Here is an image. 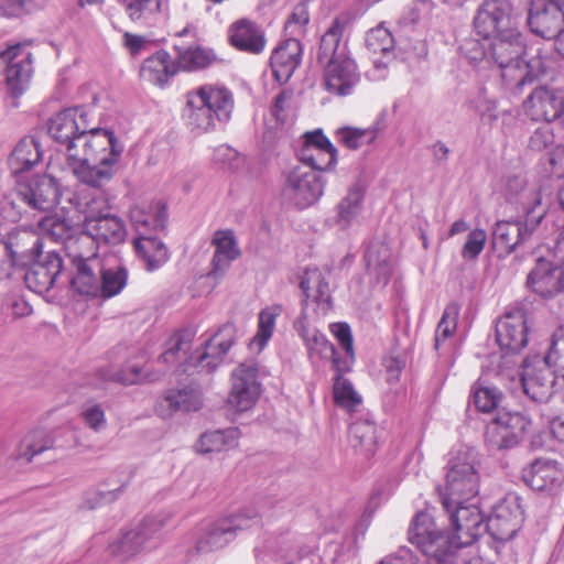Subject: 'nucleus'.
Returning a JSON list of instances; mask_svg holds the SVG:
<instances>
[{
	"label": "nucleus",
	"mask_w": 564,
	"mask_h": 564,
	"mask_svg": "<svg viewBox=\"0 0 564 564\" xmlns=\"http://www.w3.org/2000/svg\"><path fill=\"white\" fill-rule=\"evenodd\" d=\"M443 509L455 536L440 530L426 511L417 512L409 529V541L425 555L427 564H458L459 550L487 532V521L475 503H453Z\"/></svg>",
	"instance_id": "nucleus-1"
},
{
	"label": "nucleus",
	"mask_w": 564,
	"mask_h": 564,
	"mask_svg": "<svg viewBox=\"0 0 564 564\" xmlns=\"http://www.w3.org/2000/svg\"><path fill=\"white\" fill-rule=\"evenodd\" d=\"M122 153L113 132L89 126L70 145L69 166L74 175L88 186H102L115 173Z\"/></svg>",
	"instance_id": "nucleus-2"
},
{
	"label": "nucleus",
	"mask_w": 564,
	"mask_h": 564,
	"mask_svg": "<svg viewBox=\"0 0 564 564\" xmlns=\"http://www.w3.org/2000/svg\"><path fill=\"white\" fill-rule=\"evenodd\" d=\"M489 57L501 68V77L508 86L522 87L545 73V62L541 56L522 61L527 54L522 34L517 30L492 36Z\"/></svg>",
	"instance_id": "nucleus-3"
},
{
	"label": "nucleus",
	"mask_w": 564,
	"mask_h": 564,
	"mask_svg": "<svg viewBox=\"0 0 564 564\" xmlns=\"http://www.w3.org/2000/svg\"><path fill=\"white\" fill-rule=\"evenodd\" d=\"M478 468V454L474 448L460 446L449 453L445 482L438 487L443 508L466 503L477 496L480 486Z\"/></svg>",
	"instance_id": "nucleus-4"
},
{
	"label": "nucleus",
	"mask_w": 564,
	"mask_h": 564,
	"mask_svg": "<svg viewBox=\"0 0 564 564\" xmlns=\"http://www.w3.org/2000/svg\"><path fill=\"white\" fill-rule=\"evenodd\" d=\"M193 335L189 332L174 334L169 340L166 350L161 360L164 364L174 365L184 360L183 372H187L189 366L199 370L213 371L223 361L234 344V332L230 327L215 334L202 350L188 356L192 348Z\"/></svg>",
	"instance_id": "nucleus-5"
},
{
	"label": "nucleus",
	"mask_w": 564,
	"mask_h": 564,
	"mask_svg": "<svg viewBox=\"0 0 564 564\" xmlns=\"http://www.w3.org/2000/svg\"><path fill=\"white\" fill-rule=\"evenodd\" d=\"M232 109V94L227 88L204 85L187 94L183 118L192 131L203 133L214 129L216 121H227Z\"/></svg>",
	"instance_id": "nucleus-6"
},
{
	"label": "nucleus",
	"mask_w": 564,
	"mask_h": 564,
	"mask_svg": "<svg viewBox=\"0 0 564 564\" xmlns=\"http://www.w3.org/2000/svg\"><path fill=\"white\" fill-rule=\"evenodd\" d=\"M325 180L305 166H294L284 177L282 197L299 208L314 205L324 193Z\"/></svg>",
	"instance_id": "nucleus-7"
},
{
	"label": "nucleus",
	"mask_w": 564,
	"mask_h": 564,
	"mask_svg": "<svg viewBox=\"0 0 564 564\" xmlns=\"http://www.w3.org/2000/svg\"><path fill=\"white\" fill-rule=\"evenodd\" d=\"M505 193L507 198L519 205L522 214L546 216L551 199V189L541 183H529L523 175L509 176L506 181Z\"/></svg>",
	"instance_id": "nucleus-8"
},
{
	"label": "nucleus",
	"mask_w": 564,
	"mask_h": 564,
	"mask_svg": "<svg viewBox=\"0 0 564 564\" xmlns=\"http://www.w3.org/2000/svg\"><path fill=\"white\" fill-rule=\"evenodd\" d=\"M543 219L544 214L539 213V216L522 214L516 220L497 221L492 229L494 248L503 256L510 254L534 235Z\"/></svg>",
	"instance_id": "nucleus-9"
},
{
	"label": "nucleus",
	"mask_w": 564,
	"mask_h": 564,
	"mask_svg": "<svg viewBox=\"0 0 564 564\" xmlns=\"http://www.w3.org/2000/svg\"><path fill=\"white\" fill-rule=\"evenodd\" d=\"M74 268L70 286L77 293L86 296H98L102 262L97 251L87 248L68 251Z\"/></svg>",
	"instance_id": "nucleus-10"
},
{
	"label": "nucleus",
	"mask_w": 564,
	"mask_h": 564,
	"mask_svg": "<svg viewBox=\"0 0 564 564\" xmlns=\"http://www.w3.org/2000/svg\"><path fill=\"white\" fill-rule=\"evenodd\" d=\"M167 519L164 514L144 518L139 525L124 532L117 541L110 544L111 554L122 561L135 556L145 547L147 543L159 536Z\"/></svg>",
	"instance_id": "nucleus-11"
},
{
	"label": "nucleus",
	"mask_w": 564,
	"mask_h": 564,
	"mask_svg": "<svg viewBox=\"0 0 564 564\" xmlns=\"http://www.w3.org/2000/svg\"><path fill=\"white\" fill-rule=\"evenodd\" d=\"M258 365L252 360L241 362L231 375V390L228 395V405L237 412L251 409L261 393L258 380Z\"/></svg>",
	"instance_id": "nucleus-12"
},
{
	"label": "nucleus",
	"mask_w": 564,
	"mask_h": 564,
	"mask_svg": "<svg viewBox=\"0 0 564 564\" xmlns=\"http://www.w3.org/2000/svg\"><path fill=\"white\" fill-rule=\"evenodd\" d=\"M127 230L123 220L110 213L99 217L84 220V232L76 238L79 248H87L96 245L117 246L124 241Z\"/></svg>",
	"instance_id": "nucleus-13"
},
{
	"label": "nucleus",
	"mask_w": 564,
	"mask_h": 564,
	"mask_svg": "<svg viewBox=\"0 0 564 564\" xmlns=\"http://www.w3.org/2000/svg\"><path fill=\"white\" fill-rule=\"evenodd\" d=\"M525 285L543 299L564 293V267L551 258L538 256L528 273Z\"/></svg>",
	"instance_id": "nucleus-14"
},
{
	"label": "nucleus",
	"mask_w": 564,
	"mask_h": 564,
	"mask_svg": "<svg viewBox=\"0 0 564 564\" xmlns=\"http://www.w3.org/2000/svg\"><path fill=\"white\" fill-rule=\"evenodd\" d=\"M18 200L34 210L48 212L59 199V186L56 178L39 175L26 181H19L15 187Z\"/></svg>",
	"instance_id": "nucleus-15"
},
{
	"label": "nucleus",
	"mask_w": 564,
	"mask_h": 564,
	"mask_svg": "<svg viewBox=\"0 0 564 564\" xmlns=\"http://www.w3.org/2000/svg\"><path fill=\"white\" fill-rule=\"evenodd\" d=\"M0 59L7 63L6 80L12 98V106L18 107L17 99L28 89L32 75L31 53L25 52L21 44L0 51Z\"/></svg>",
	"instance_id": "nucleus-16"
},
{
	"label": "nucleus",
	"mask_w": 564,
	"mask_h": 564,
	"mask_svg": "<svg viewBox=\"0 0 564 564\" xmlns=\"http://www.w3.org/2000/svg\"><path fill=\"white\" fill-rule=\"evenodd\" d=\"M564 0H534L529 13L528 24L531 31L545 39L553 40L564 31Z\"/></svg>",
	"instance_id": "nucleus-17"
},
{
	"label": "nucleus",
	"mask_w": 564,
	"mask_h": 564,
	"mask_svg": "<svg viewBox=\"0 0 564 564\" xmlns=\"http://www.w3.org/2000/svg\"><path fill=\"white\" fill-rule=\"evenodd\" d=\"M512 6L508 0H485L474 18V28L485 40L506 33L511 24Z\"/></svg>",
	"instance_id": "nucleus-18"
},
{
	"label": "nucleus",
	"mask_w": 564,
	"mask_h": 564,
	"mask_svg": "<svg viewBox=\"0 0 564 564\" xmlns=\"http://www.w3.org/2000/svg\"><path fill=\"white\" fill-rule=\"evenodd\" d=\"M3 252L9 257L7 270L13 265H25L39 258L42 249V238L33 229L15 228L10 231L2 243Z\"/></svg>",
	"instance_id": "nucleus-19"
},
{
	"label": "nucleus",
	"mask_w": 564,
	"mask_h": 564,
	"mask_svg": "<svg viewBox=\"0 0 564 564\" xmlns=\"http://www.w3.org/2000/svg\"><path fill=\"white\" fill-rule=\"evenodd\" d=\"M89 112L84 107L67 108L56 113L48 122V133L54 140L66 144L67 155L70 145L79 134L89 129Z\"/></svg>",
	"instance_id": "nucleus-20"
},
{
	"label": "nucleus",
	"mask_w": 564,
	"mask_h": 564,
	"mask_svg": "<svg viewBox=\"0 0 564 564\" xmlns=\"http://www.w3.org/2000/svg\"><path fill=\"white\" fill-rule=\"evenodd\" d=\"M297 155L304 166L314 172L328 171L337 163V150L322 130L305 134Z\"/></svg>",
	"instance_id": "nucleus-21"
},
{
	"label": "nucleus",
	"mask_w": 564,
	"mask_h": 564,
	"mask_svg": "<svg viewBox=\"0 0 564 564\" xmlns=\"http://www.w3.org/2000/svg\"><path fill=\"white\" fill-rule=\"evenodd\" d=\"M62 269L59 253L50 251L32 261L24 274V282L34 293L44 294L57 285Z\"/></svg>",
	"instance_id": "nucleus-22"
},
{
	"label": "nucleus",
	"mask_w": 564,
	"mask_h": 564,
	"mask_svg": "<svg viewBox=\"0 0 564 564\" xmlns=\"http://www.w3.org/2000/svg\"><path fill=\"white\" fill-rule=\"evenodd\" d=\"M496 340L501 350L516 354L528 344V325L524 311L506 313L496 324Z\"/></svg>",
	"instance_id": "nucleus-23"
},
{
	"label": "nucleus",
	"mask_w": 564,
	"mask_h": 564,
	"mask_svg": "<svg viewBox=\"0 0 564 564\" xmlns=\"http://www.w3.org/2000/svg\"><path fill=\"white\" fill-rule=\"evenodd\" d=\"M523 522V510L517 498L506 499L497 505L487 520V532L498 541H509Z\"/></svg>",
	"instance_id": "nucleus-24"
},
{
	"label": "nucleus",
	"mask_w": 564,
	"mask_h": 564,
	"mask_svg": "<svg viewBox=\"0 0 564 564\" xmlns=\"http://www.w3.org/2000/svg\"><path fill=\"white\" fill-rule=\"evenodd\" d=\"M359 79L357 65L350 57L325 63L323 86L332 95H350Z\"/></svg>",
	"instance_id": "nucleus-25"
},
{
	"label": "nucleus",
	"mask_w": 564,
	"mask_h": 564,
	"mask_svg": "<svg viewBox=\"0 0 564 564\" xmlns=\"http://www.w3.org/2000/svg\"><path fill=\"white\" fill-rule=\"evenodd\" d=\"M524 109L532 120H543L549 123L563 113L564 97L558 90L539 87L525 100Z\"/></svg>",
	"instance_id": "nucleus-26"
},
{
	"label": "nucleus",
	"mask_w": 564,
	"mask_h": 564,
	"mask_svg": "<svg viewBox=\"0 0 564 564\" xmlns=\"http://www.w3.org/2000/svg\"><path fill=\"white\" fill-rule=\"evenodd\" d=\"M522 479L533 490L551 491L562 484L564 471L556 462L536 459L523 469Z\"/></svg>",
	"instance_id": "nucleus-27"
},
{
	"label": "nucleus",
	"mask_w": 564,
	"mask_h": 564,
	"mask_svg": "<svg viewBox=\"0 0 564 564\" xmlns=\"http://www.w3.org/2000/svg\"><path fill=\"white\" fill-rule=\"evenodd\" d=\"M301 56L300 41L296 37L286 39L271 55V69L274 78L281 84L286 83L299 66Z\"/></svg>",
	"instance_id": "nucleus-28"
},
{
	"label": "nucleus",
	"mask_w": 564,
	"mask_h": 564,
	"mask_svg": "<svg viewBox=\"0 0 564 564\" xmlns=\"http://www.w3.org/2000/svg\"><path fill=\"white\" fill-rule=\"evenodd\" d=\"M300 335L305 343L308 358L312 362L332 360L336 371L348 370V366L337 358L333 344L318 329L303 326L300 330Z\"/></svg>",
	"instance_id": "nucleus-29"
},
{
	"label": "nucleus",
	"mask_w": 564,
	"mask_h": 564,
	"mask_svg": "<svg viewBox=\"0 0 564 564\" xmlns=\"http://www.w3.org/2000/svg\"><path fill=\"white\" fill-rule=\"evenodd\" d=\"M212 243L215 247V253L209 274L217 279L223 276L230 267V263L239 258L240 250L231 230H217L214 234Z\"/></svg>",
	"instance_id": "nucleus-30"
},
{
	"label": "nucleus",
	"mask_w": 564,
	"mask_h": 564,
	"mask_svg": "<svg viewBox=\"0 0 564 564\" xmlns=\"http://www.w3.org/2000/svg\"><path fill=\"white\" fill-rule=\"evenodd\" d=\"M194 540V550L197 554L218 551L232 541L221 518L202 523L196 529Z\"/></svg>",
	"instance_id": "nucleus-31"
},
{
	"label": "nucleus",
	"mask_w": 564,
	"mask_h": 564,
	"mask_svg": "<svg viewBox=\"0 0 564 564\" xmlns=\"http://www.w3.org/2000/svg\"><path fill=\"white\" fill-rule=\"evenodd\" d=\"M165 220V208L159 203L135 204L130 209V221L139 236H147L152 231L163 229Z\"/></svg>",
	"instance_id": "nucleus-32"
},
{
	"label": "nucleus",
	"mask_w": 564,
	"mask_h": 564,
	"mask_svg": "<svg viewBox=\"0 0 564 564\" xmlns=\"http://www.w3.org/2000/svg\"><path fill=\"white\" fill-rule=\"evenodd\" d=\"M551 367L531 369L528 366L521 375L524 393L535 402H547L553 393L554 375Z\"/></svg>",
	"instance_id": "nucleus-33"
},
{
	"label": "nucleus",
	"mask_w": 564,
	"mask_h": 564,
	"mask_svg": "<svg viewBox=\"0 0 564 564\" xmlns=\"http://www.w3.org/2000/svg\"><path fill=\"white\" fill-rule=\"evenodd\" d=\"M100 186H89L76 189L69 202L85 215V219L99 218L109 214V204Z\"/></svg>",
	"instance_id": "nucleus-34"
},
{
	"label": "nucleus",
	"mask_w": 564,
	"mask_h": 564,
	"mask_svg": "<svg viewBox=\"0 0 564 564\" xmlns=\"http://www.w3.org/2000/svg\"><path fill=\"white\" fill-rule=\"evenodd\" d=\"M202 406L200 393L192 388L169 390L158 402L156 412L167 417L176 411H197Z\"/></svg>",
	"instance_id": "nucleus-35"
},
{
	"label": "nucleus",
	"mask_w": 564,
	"mask_h": 564,
	"mask_svg": "<svg viewBox=\"0 0 564 564\" xmlns=\"http://www.w3.org/2000/svg\"><path fill=\"white\" fill-rule=\"evenodd\" d=\"M231 44L240 51L259 54L264 50L265 39L260 26L249 20H240L231 28Z\"/></svg>",
	"instance_id": "nucleus-36"
},
{
	"label": "nucleus",
	"mask_w": 564,
	"mask_h": 564,
	"mask_svg": "<svg viewBox=\"0 0 564 564\" xmlns=\"http://www.w3.org/2000/svg\"><path fill=\"white\" fill-rule=\"evenodd\" d=\"M41 159L42 150L39 140L35 137H24L13 149L8 163L11 172L19 174L31 170Z\"/></svg>",
	"instance_id": "nucleus-37"
},
{
	"label": "nucleus",
	"mask_w": 564,
	"mask_h": 564,
	"mask_svg": "<svg viewBox=\"0 0 564 564\" xmlns=\"http://www.w3.org/2000/svg\"><path fill=\"white\" fill-rule=\"evenodd\" d=\"M133 246L138 257L150 272L160 269L169 260L166 246L156 237L151 235L138 236L133 240Z\"/></svg>",
	"instance_id": "nucleus-38"
},
{
	"label": "nucleus",
	"mask_w": 564,
	"mask_h": 564,
	"mask_svg": "<svg viewBox=\"0 0 564 564\" xmlns=\"http://www.w3.org/2000/svg\"><path fill=\"white\" fill-rule=\"evenodd\" d=\"M176 72L177 68L171 59L170 54L161 50L143 62L140 76L147 82L163 86Z\"/></svg>",
	"instance_id": "nucleus-39"
},
{
	"label": "nucleus",
	"mask_w": 564,
	"mask_h": 564,
	"mask_svg": "<svg viewBox=\"0 0 564 564\" xmlns=\"http://www.w3.org/2000/svg\"><path fill=\"white\" fill-rule=\"evenodd\" d=\"M240 432L236 427L206 432L200 435L195 444V451L199 454L219 453L238 446Z\"/></svg>",
	"instance_id": "nucleus-40"
},
{
	"label": "nucleus",
	"mask_w": 564,
	"mask_h": 564,
	"mask_svg": "<svg viewBox=\"0 0 564 564\" xmlns=\"http://www.w3.org/2000/svg\"><path fill=\"white\" fill-rule=\"evenodd\" d=\"M343 32L344 23L339 19H335L321 39L319 62L327 63L333 59L349 57L346 44L341 43Z\"/></svg>",
	"instance_id": "nucleus-41"
},
{
	"label": "nucleus",
	"mask_w": 564,
	"mask_h": 564,
	"mask_svg": "<svg viewBox=\"0 0 564 564\" xmlns=\"http://www.w3.org/2000/svg\"><path fill=\"white\" fill-rule=\"evenodd\" d=\"M349 443L357 453L366 458L370 457L377 445L376 424L370 420H358L351 423L349 426Z\"/></svg>",
	"instance_id": "nucleus-42"
},
{
	"label": "nucleus",
	"mask_w": 564,
	"mask_h": 564,
	"mask_svg": "<svg viewBox=\"0 0 564 564\" xmlns=\"http://www.w3.org/2000/svg\"><path fill=\"white\" fill-rule=\"evenodd\" d=\"M55 440L50 432L35 430L28 433L15 451V458L31 463L33 458L54 447Z\"/></svg>",
	"instance_id": "nucleus-43"
},
{
	"label": "nucleus",
	"mask_w": 564,
	"mask_h": 564,
	"mask_svg": "<svg viewBox=\"0 0 564 564\" xmlns=\"http://www.w3.org/2000/svg\"><path fill=\"white\" fill-rule=\"evenodd\" d=\"M39 225L54 241L66 243L69 251L78 249L76 239L73 238L74 226L70 220L59 215H51L43 218Z\"/></svg>",
	"instance_id": "nucleus-44"
},
{
	"label": "nucleus",
	"mask_w": 564,
	"mask_h": 564,
	"mask_svg": "<svg viewBox=\"0 0 564 564\" xmlns=\"http://www.w3.org/2000/svg\"><path fill=\"white\" fill-rule=\"evenodd\" d=\"M300 288L306 297L319 303H328L330 299L329 284L323 272L317 268L306 269L301 278Z\"/></svg>",
	"instance_id": "nucleus-45"
},
{
	"label": "nucleus",
	"mask_w": 564,
	"mask_h": 564,
	"mask_svg": "<svg viewBox=\"0 0 564 564\" xmlns=\"http://www.w3.org/2000/svg\"><path fill=\"white\" fill-rule=\"evenodd\" d=\"M281 313L282 305L280 304H272L260 311L258 318V330L251 341V345L256 346L258 350H262L272 337L276 318L281 315Z\"/></svg>",
	"instance_id": "nucleus-46"
},
{
	"label": "nucleus",
	"mask_w": 564,
	"mask_h": 564,
	"mask_svg": "<svg viewBox=\"0 0 564 564\" xmlns=\"http://www.w3.org/2000/svg\"><path fill=\"white\" fill-rule=\"evenodd\" d=\"M263 513H265L263 510L260 512L256 508H245L221 520L234 540L239 532L260 527Z\"/></svg>",
	"instance_id": "nucleus-47"
},
{
	"label": "nucleus",
	"mask_w": 564,
	"mask_h": 564,
	"mask_svg": "<svg viewBox=\"0 0 564 564\" xmlns=\"http://www.w3.org/2000/svg\"><path fill=\"white\" fill-rule=\"evenodd\" d=\"M379 130L377 123L365 129L344 127L336 131V138L346 148L357 150L364 143H372L377 139Z\"/></svg>",
	"instance_id": "nucleus-48"
},
{
	"label": "nucleus",
	"mask_w": 564,
	"mask_h": 564,
	"mask_svg": "<svg viewBox=\"0 0 564 564\" xmlns=\"http://www.w3.org/2000/svg\"><path fill=\"white\" fill-rule=\"evenodd\" d=\"M128 272L123 267L106 269L102 265L98 295L109 299L119 294L126 286Z\"/></svg>",
	"instance_id": "nucleus-49"
},
{
	"label": "nucleus",
	"mask_w": 564,
	"mask_h": 564,
	"mask_svg": "<svg viewBox=\"0 0 564 564\" xmlns=\"http://www.w3.org/2000/svg\"><path fill=\"white\" fill-rule=\"evenodd\" d=\"M365 191L361 185H352L347 195L340 200L337 206L338 221L343 225L350 224L359 214Z\"/></svg>",
	"instance_id": "nucleus-50"
},
{
	"label": "nucleus",
	"mask_w": 564,
	"mask_h": 564,
	"mask_svg": "<svg viewBox=\"0 0 564 564\" xmlns=\"http://www.w3.org/2000/svg\"><path fill=\"white\" fill-rule=\"evenodd\" d=\"M485 442L490 449L512 448L520 443L512 433H510L503 424L495 416L487 425L485 433Z\"/></svg>",
	"instance_id": "nucleus-51"
},
{
	"label": "nucleus",
	"mask_w": 564,
	"mask_h": 564,
	"mask_svg": "<svg viewBox=\"0 0 564 564\" xmlns=\"http://www.w3.org/2000/svg\"><path fill=\"white\" fill-rule=\"evenodd\" d=\"M165 0H131L126 6V12L133 22L153 20L161 11Z\"/></svg>",
	"instance_id": "nucleus-52"
},
{
	"label": "nucleus",
	"mask_w": 564,
	"mask_h": 564,
	"mask_svg": "<svg viewBox=\"0 0 564 564\" xmlns=\"http://www.w3.org/2000/svg\"><path fill=\"white\" fill-rule=\"evenodd\" d=\"M178 65L185 70H196L205 68L214 63L215 55L202 47H188L178 51Z\"/></svg>",
	"instance_id": "nucleus-53"
},
{
	"label": "nucleus",
	"mask_w": 564,
	"mask_h": 564,
	"mask_svg": "<svg viewBox=\"0 0 564 564\" xmlns=\"http://www.w3.org/2000/svg\"><path fill=\"white\" fill-rule=\"evenodd\" d=\"M334 379V400L339 405L349 411L355 410L361 403L360 395L355 391L351 382L340 376L341 371Z\"/></svg>",
	"instance_id": "nucleus-54"
},
{
	"label": "nucleus",
	"mask_w": 564,
	"mask_h": 564,
	"mask_svg": "<svg viewBox=\"0 0 564 564\" xmlns=\"http://www.w3.org/2000/svg\"><path fill=\"white\" fill-rule=\"evenodd\" d=\"M496 416L500 424H503L520 442L524 438L532 424L531 419L520 412L500 410Z\"/></svg>",
	"instance_id": "nucleus-55"
},
{
	"label": "nucleus",
	"mask_w": 564,
	"mask_h": 564,
	"mask_svg": "<svg viewBox=\"0 0 564 564\" xmlns=\"http://www.w3.org/2000/svg\"><path fill=\"white\" fill-rule=\"evenodd\" d=\"M459 315V307L456 303L448 304L437 324L435 333V347L438 348L442 340L452 336L457 326V318Z\"/></svg>",
	"instance_id": "nucleus-56"
},
{
	"label": "nucleus",
	"mask_w": 564,
	"mask_h": 564,
	"mask_svg": "<svg viewBox=\"0 0 564 564\" xmlns=\"http://www.w3.org/2000/svg\"><path fill=\"white\" fill-rule=\"evenodd\" d=\"M544 362L549 367L557 368L564 378V325H561L553 333L549 351L544 356Z\"/></svg>",
	"instance_id": "nucleus-57"
},
{
	"label": "nucleus",
	"mask_w": 564,
	"mask_h": 564,
	"mask_svg": "<svg viewBox=\"0 0 564 564\" xmlns=\"http://www.w3.org/2000/svg\"><path fill=\"white\" fill-rule=\"evenodd\" d=\"M308 22L310 12L307 2L301 1L294 7L291 15L286 20L284 30L290 35V37H295L305 32V26Z\"/></svg>",
	"instance_id": "nucleus-58"
},
{
	"label": "nucleus",
	"mask_w": 564,
	"mask_h": 564,
	"mask_svg": "<svg viewBox=\"0 0 564 564\" xmlns=\"http://www.w3.org/2000/svg\"><path fill=\"white\" fill-rule=\"evenodd\" d=\"M367 47L373 53H388L394 46V40L391 32L379 25L368 32L366 37Z\"/></svg>",
	"instance_id": "nucleus-59"
},
{
	"label": "nucleus",
	"mask_w": 564,
	"mask_h": 564,
	"mask_svg": "<svg viewBox=\"0 0 564 564\" xmlns=\"http://www.w3.org/2000/svg\"><path fill=\"white\" fill-rule=\"evenodd\" d=\"M501 399V394L495 388L475 384L473 387V402L479 411L490 412L495 410Z\"/></svg>",
	"instance_id": "nucleus-60"
},
{
	"label": "nucleus",
	"mask_w": 564,
	"mask_h": 564,
	"mask_svg": "<svg viewBox=\"0 0 564 564\" xmlns=\"http://www.w3.org/2000/svg\"><path fill=\"white\" fill-rule=\"evenodd\" d=\"M487 241V234L484 229L475 228L467 235L462 248V257L466 260H474L482 252Z\"/></svg>",
	"instance_id": "nucleus-61"
},
{
	"label": "nucleus",
	"mask_w": 564,
	"mask_h": 564,
	"mask_svg": "<svg viewBox=\"0 0 564 564\" xmlns=\"http://www.w3.org/2000/svg\"><path fill=\"white\" fill-rule=\"evenodd\" d=\"M124 487L126 486L122 485L121 487H119L115 490L88 491L85 494L84 500H83V503L80 507L83 509L91 510V509H95L104 503L112 502V501L117 500L119 498V496L123 492Z\"/></svg>",
	"instance_id": "nucleus-62"
},
{
	"label": "nucleus",
	"mask_w": 564,
	"mask_h": 564,
	"mask_svg": "<svg viewBox=\"0 0 564 564\" xmlns=\"http://www.w3.org/2000/svg\"><path fill=\"white\" fill-rule=\"evenodd\" d=\"M366 261L369 271L377 275L379 282L386 284L392 271L391 263L387 259V250H384L383 258L379 259L375 251L369 249L366 253Z\"/></svg>",
	"instance_id": "nucleus-63"
},
{
	"label": "nucleus",
	"mask_w": 564,
	"mask_h": 564,
	"mask_svg": "<svg viewBox=\"0 0 564 564\" xmlns=\"http://www.w3.org/2000/svg\"><path fill=\"white\" fill-rule=\"evenodd\" d=\"M85 424L94 432H101L107 426L105 410L100 404H87L82 411Z\"/></svg>",
	"instance_id": "nucleus-64"
}]
</instances>
